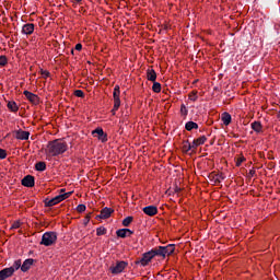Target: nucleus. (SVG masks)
<instances>
[{
	"label": "nucleus",
	"mask_w": 280,
	"mask_h": 280,
	"mask_svg": "<svg viewBox=\"0 0 280 280\" xmlns=\"http://www.w3.org/2000/svg\"><path fill=\"white\" fill-rule=\"evenodd\" d=\"M142 211L145 213V215L153 218V215L159 213V208L156 206H147L142 209Z\"/></svg>",
	"instance_id": "nucleus-11"
},
{
	"label": "nucleus",
	"mask_w": 280,
	"mask_h": 280,
	"mask_svg": "<svg viewBox=\"0 0 280 280\" xmlns=\"http://www.w3.org/2000/svg\"><path fill=\"white\" fill-rule=\"evenodd\" d=\"M15 139H19L20 141H27V139H30V131H23L21 129L16 130Z\"/></svg>",
	"instance_id": "nucleus-13"
},
{
	"label": "nucleus",
	"mask_w": 280,
	"mask_h": 280,
	"mask_svg": "<svg viewBox=\"0 0 280 280\" xmlns=\"http://www.w3.org/2000/svg\"><path fill=\"white\" fill-rule=\"evenodd\" d=\"M117 237H121L122 240H126V237H130V235H135V231L130 229H119L116 231Z\"/></svg>",
	"instance_id": "nucleus-10"
},
{
	"label": "nucleus",
	"mask_w": 280,
	"mask_h": 280,
	"mask_svg": "<svg viewBox=\"0 0 280 280\" xmlns=\"http://www.w3.org/2000/svg\"><path fill=\"white\" fill-rule=\"evenodd\" d=\"M128 268V261L118 260L115 266H110L109 270L112 275H121V272Z\"/></svg>",
	"instance_id": "nucleus-6"
},
{
	"label": "nucleus",
	"mask_w": 280,
	"mask_h": 280,
	"mask_svg": "<svg viewBox=\"0 0 280 280\" xmlns=\"http://www.w3.org/2000/svg\"><path fill=\"white\" fill-rule=\"evenodd\" d=\"M22 34H25L26 36L34 34V24L33 23L24 24L22 27Z\"/></svg>",
	"instance_id": "nucleus-17"
},
{
	"label": "nucleus",
	"mask_w": 280,
	"mask_h": 280,
	"mask_svg": "<svg viewBox=\"0 0 280 280\" xmlns=\"http://www.w3.org/2000/svg\"><path fill=\"white\" fill-rule=\"evenodd\" d=\"M7 107L9 108V110H11V113H19V105H16V102L11 101L7 104Z\"/></svg>",
	"instance_id": "nucleus-23"
},
{
	"label": "nucleus",
	"mask_w": 280,
	"mask_h": 280,
	"mask_svg": "<svg viewBox=\"0 0 280 280\" xmlns=\"http://www.w3.org/2000/svg\"><path fill=\"white\" fill-rule=\"evenodd\" d=\"M77 211H78L79 213H84V211H86V206L83 205V203L79 205V206L77 207Z\"/></svg>",
	"instance_id": "nucleus-34"
},
{
	"label": "nucleus",
	"mask_w": 280,
	"mask_h": 280,
	"mask_svg": "<svg viewBox=\"0 0 280 280\" xmlns=\"http://www.w3.org/2000/svg\"><path fill=\"white\" fill-rule=\"evenodd\" d=\"M119 95H121V91L119 90V85H115L113 97H114V107L112 109L113 115L119 110V107L121 106V100L119 98Z\"/></svg>",
	"instance_id": "nucleus-5"
},
{
	"label": "nucleus",
	"mask_w": 280,
	"mask_h": 280,
	"mask_svg": "<svg viewBox=\"0 0 280 280\" xmlns=\"http://www.w3.org/2000/svg\"><path fill=\"white\" fill-rule=\"evenodd\" d=\"M65 200V196L58 195L54 197L52 199H46L44 200L45 207H56V205H59V202H62Z\"/></svg>",
	"instance_id": "nucleus-9"
},
{
	"label": "nucleus",
	"mask_w": 280,
	"mask_h": 280,
	"mask_svg": "<svg viewBox=\"0 0 280 280\" xmlns=\"http://www.w3.org/2000/svg\"><path fill=\"white\" fill-rule=\"evenodd\" d=\"M71 191L70 192H63L61 194V196H63V200H67V198H69V196H71Z\"/></svg>",
	"instance_id": "nucleus-42"
},
{
	"label": "nucleus",
	"mask_w": 280,
	"mask_h": 280,
	"mask_svg": "<svg viewBox=\"0 0 280 280\" xmlns=\"http://www.w3.org/2000/svg\"><path fill=\"white\" fill-rule=\"evenodd\" d=\"M231 114L224 112L221 116V121L224 124V126H229L231 124Z\"/></svg>",
	"instance_id": "nucleus-21"
},
{
	"label": "nucleus",
	"mask_w": 280,
	"mask_h": 280,
	"mask_svg": "<svg viewBox=\"0 0 280 280\" xmlns=\"http://www.w3.org/2000/svg\"><path fill=\"white\" fill-rule=\"evenodd\" d=\"M255 174H256L255 170H250L248 173V176L253 177V176H255Z\"/></svg>",
	"instance_id": "nucleus-44"
},
{
	"label": "nucleus",
	"mask_w": 280,
	"mask_h": 280,
	"mask_svg": "<svg viewBox=\"0 0 280 280\" xmlns=\"http://www.w3.org/2000/svg\"><path fill=\"white\" fill-rule=\"evenodd\" d=\"M14 229H21V222L20 221H15L13 222V224L11 225V231Z\"/></svg>",
	"instance_id": "nucleus-37"
},
{
	"label": "nucleus",
	"mask_w": 280,
	"mask_h": 280,
	"mask_svg": "<svg viewBox=\"0 0 280 280\" xmlns=\"http://www.w3.org/2000/svg\"><path fill=\"white\" fill-rule=\"evenodd\" d=\"M115 210L112 208L105 207L101 210V213L97 215L101 220H108Z\"/></svg>",
	"instance_id": "nucleus-12"
},
{
	"label": "nucleus",
	"mask_w": 280,
	"mask_h": 280,
	"mask_svg": "<svg viewBox=\"0 0 280 280\" xmlns=\"http://www.w3.org/2000/svg\"><path fill=\"white\" fill-rule=\"evenodd\" d=\"M93 137H97L98 141H102V143H106L108 141V135L104 132V129L102 127H98L92 131Z\"/></svg>",
	"instance_id": "nucleus-7"
},
{
	"label": "nucleus",
	"mask_w": 280,
	"mask_h": 280,
	"mask_svg": "<svg viewBox=\"0 0 280 280\" xmlns=\"http://www.w3.org/2000/svg\"><path fill=\"white\" fill-rule=\"evenodd\" d=\"M147 79L150 82H156V71H154V69H148L147 70Z\"/></svg>",
	"instance_id": "nucleus-19"
},
{
	"label": "nucleus",
	"mask_w": 280,
	"mask_h": 280,
	"mask_svg": "<svg viewBox=\"0 0 280 280\" xmlns=\"http://www.w3.org/2000/svg\"><path fill=\"white\" fill-rule=\"evenodd\" d=\"M154 257H158L156 252L154 248H152L149 252H145L144 254H142L141 258H138L135 264L136 266H141L142 268H145V266L150 265V261L153 260Z\"/></svg>",
	"instance_id": "nucleus-2"
},
{
	"label": "nucleus",
	"mask_w": 280,
	"mask_h": 280,
	"mask_svg": "<svg viewBox=\"0 0 280 280\" xmlns=\"http://www.w3.org/2000/svg\"><path fill=\"white\" fill-rule=\"evenodd\" d=\"M184 152H189L191 150V144L189 143V140H185L183 144Z\"/></svg>",
	"instance_id": "nucleus-28"
},
{
	"label": "nucleus",
	"mask_w": 280,
	"mask_h": 280,
	"mask_svg": "<svg viewBox=\"0 0 280 280\" xmlns=\"http://www.w3.org/2000/svg\"><path fill=\"white\" fill-rule=\"evenodd\" d=\"M22 185H23V187H34V185H35L34 176H32V175L24 176V178L22 179Z\"/></svg>",
	"instance_id": "nucleus-14"
},
{
	"label": "nucleus",
	"mask_w": 280,
	"mask_h": 280,
	"mask_svg": "<svg viewBox=\"0 0 280 280\" xmlns=\"http://www.w3.org/2000/svg\"><path fill=\"white\" fill-rule=\"evenodd\" d=\"M23 95H25L26 100H28V102H31V104H34L35 106H38V104H40V98L36 94L25 90L23 92Z\"/></svg>",
	"instance_id": "nucleus-8"
},
{
	"label": "nucleus",
	"mask_w": 280,
	"mask_h": 280,
	"mask_svg": "<svg viewBox=\"0 0 280 280\" xmlns=\"http://www.w3.org/2000/svg\"><path fill=\"white\" fill-rule=\"evenodd\" d=\"M106 232H107V230H106V228H104V226H100V228H97L96 229V235H106Z\"/></svg>",
	"instance_id": "nucleus-31"
},
{
	"label": "nucleus",
	"mask_w": 280,
	"mask_h": 280,
	"mask_svg": "<svg viewBox=\"0 0 280 280\" xmlns=\"http://www.w3.org/2000/svg\"><path fill=\"white\" fill-rule=\"evenodd\" d=\"M278 119H280V110H279V113H278Z\"/></svg>",
	"instance_id": "nucleus-46"
},
{
	"label": "nucleus",
	"mask_w": 280,
	"mask_h": 280,
	"mask_svg": "<svg viewBox=\"0 0 280 280\" xmlns=\"http://www.w3.org/2000/svg\"><path fill=\"white\" fill-rule=\"evenodd\" d=\"M244 161H246V158H244V156L238 158L236 161V167H240L242 165V163H244Z\"/></svg>",
	"instance_id": "nucleus-38"
},
{
	"label": "nucleus",
	"mask_w": 280,
	"mask_h": 280,
	"mask_svg": "<svg viewBox=\"0 0 280 280\" xmlns=\"http://www.w3.org/2000/svg\"><path fill=\"white\" fill-rule=\"evenodd\" d=\"M35 170L37 172H45V170H47V164L45 162H37L35 164Z\"/></svg>",
	"instance_id": "nucleus-24"
},
{
	"label": "nucleus",
	"mask_w": 280,
	"mask_h": 280,
	"mask_svg": "<svg viewBox=\"0 0 280 280\" xmlns=\"http://www.w3.org/2000/svg\"><path fill=\"white\" fill-rule=\"evenodd\" d=\"M175 246L176 245L174 244H168L166 246H158V247H154V250L158 257H163V259H165V257L172 255L174 250H176Z\"/></svg>",
	"instance_id": "nucleus-3"
},
{
	"label": "nucleus",
	"mask_w": 280,
	"mask_h": 280,
	"mask_svg": "<svg viewBox=\"0 0 280 280\" xmlns=\"http://www.w3.org/2000/svg\"><path fill=\"white\" fill-rule=\"evenodd\" d=\"M21 271L22 272H27V270H30V268H32V266H34V259L33 258H27L23 261V264L21 265Z\"/></svg>",
	"instance_id": "nucleus-16"
},
{
	"label": "nucleus",
	"mask_w": 280,
	"mask_h": 280,
	"mask_svg": "<svg viewBox=\"0 0 280 280\" xmlns=\"http://www.w3.org/2000/svg\"><path fill=\"white\" fill-rule=\"evenodd\" d=\"M250 128L252 130H254V132H261V130H264V126H261V121H254L250 124Z\"/></svg>",
	"instance_id": "nucleus-20"
},
{
	"label": "nucleus",
	"mask_w": 280,
	"mask_h": 280,
	"mask_svg": "<svg viewBox=\"0 0 280 280\" xmlns=\"http://www.w3.org/2000/svg\"><path fill=\"white\" fill-rule=\"evenodd\" d=\"M75 97H84V91L82 90H75L74 91Z\"/></svg>",
	"instance_id": "nucleus-36"
},
{
	"label": "nucleus",
	"mask_w": 280,
	"mask_h": 280,
	"mask_svg": "<svg viewBox=\"0 0 280 280\" xmlns=\"http://www.w3.org/2000/svg\"><path fill=\"white\" fill-rule=\"evenodd\" d=\"M60 192H61V194H65V189H61Z\"/></svg>",
	"instance_id": "nucleus-47"
},
{
	"label": "nucleus",
	"mask_w": 280,
	"mask_h": 280,
	"mask_svg": "<svg viewBox=\"0 0 280 280\" xmlns=\"http://www.w3.org/2000/svg\"><path fill=\"white\" fill-rule=\"evenodd\" d=\"M185 128L188 132H191V130H198V124L190 120L186 122Z\"/></svg>",
	"instance_id": "nucleus-22"
},
{
	"label": "nucleus",
	"mask_w": 280,
	"mask_h": 280,
	"mask_svg": "<svg viewBox=\"0 0 280 280\" xmlns=\"http://www.w3.org/2000/svg\"><path fill=\"white\" fill-rule=\"evenodd\" d=\"M67 150V142H62V140L56 139L48 142L45 152L47 156H60V154H65Z\"/></svg>",
	"instance_id": "nucleus-1"
},
{
	"label": "nucleus",
	"mask_w": 280,
	"mask_h": 280,
	"mask_svg": "<svg viewBox=\"0 0 280 280\" xmlns=\"http://www.w3.org/2000/svg\"><path fill=\"white\" fill-rule=\"evenodd\" d=\"M196 143H198L199 145H205V142L207 141V137L206 136H201L197 139H195Z\"/></svg>",
	"instance_id": "nucleus-30"
},
{
	"label": "nucleus",
	"mask_w": 280,
	"mask_h": 280,
	"mask_svg": "<svg viewBox=\"0 0 280 280\" xmlns=\"http://www.w3.org/2000/svg\"><path fill=\"white\" fill-rule=\"evenodd\" d=\"M22 265H21V259H18L13 262V265L11 267H9V270H13V273L16 272V270L21 269Z\"/></svg>",
	"instance_id": "nucleus-25"
},
{
	"label": "nucleus",
	"mask_w": 280,
	"mask_h": 280,
	"mask_svg": "<svg viewBox=\"0 0 280 280\" xmlns=\"http://www.w3.org/2000/svg\"><path fill=\"white\" fill-rule=\"evenodd\" d=\"M74 49H75L77 51H82V44H77L75 47H74Z\"/></svg>",
	"instance_id": "nucleus-43"
},
{
	"label": "nucleus",
	"mask_w": 280,
	"mask_h": 280,
	"mask_svg": "<svg viewBox=\"0 0 280 280\" xmlns=\"http://www.w3.org/2000/svg\"><path fill=\"white\" fill-rule=\"evenodd\" d=\"M152 91H153V93H161V83H159L156 81L153 82Z\"/></svg>",
	"instance_id": "nucleus-26"
},
{
	"label": "nucleus",
	"mask_w": 280,
	"mask_h": 280,
	"mask_svg": "<svg viewBox=\"0 0 280 280\" xmlns=\"http://www.w3.org/2000/svg\"><path fill=\"white\" fill-rule=\"evenodd\" d=\"M75 3H82V0H74Z\"/></svg>",
	"instance_id": "nucleus-45"
},
{
	"label": "nucleus",
	"mask_w": 280,
	"mask_h": 280,
	"mask_svg": "<svg viewBox=\"0 0 280 280\" xmlns=\"http://www.w3.org/2000/svg\"><path fill=\"white\" fill-rule=\"evenodd\" d=\"M210 180L214 183V185H219L220 183H222V180H224V174L220 173L217 175H211Z\"/></svg>",
	"instance_id": "nucleus-18"
},
{
	"label": "nucleus",
	"mask_w": 280,
	"mask_h": 280,
	"mask_svg": "<svg viewBox=\"0 0 280 280\" xmlns=\"http://www.w3.org/2000/svg\"><path fill=\"white\" fill-rule=\"evenodd\" d=\"M132 217H127L122 220V226H130V224H132Z\"/></svg>",
	"instance_id": "nucleus-27"
},
{
	"label": "nucleus",
	"mask_w": 280,
	"mask_h": 280,
	"mask_svg": "<svg viewBox=\"0 0 280 280\" xmlns=\"http://www.w3.org/2000/svg\"><path fill=\"white\" fill-rule=\"evenodd\" d=\"M189 110L187 109V106H185V104H182L180 106V114L184 116V117H187Z\"/></svg>",
	"instance_id": "nucleus-33"
},
{
	"label": "nucleus",
	"mask_w": 280,
	"mask_h": 280,
	"mask_svg": "<svg viewBox=\"0 0 280 280\" xmlns=\"http://www.w3.org/2000/svg\"><path fill=\"white\" fill-rule=\"evenodd\" d=\"M12 275H14V269L4 268V269L0 270V280L10 279V277H12Z\"/></svg>",
	"instance_id": "nucleus-15"
},
{
	"label": "nucleus",
	"mask_w": 280,
	"mask_h": 280,
	"mask_svg": "<svg viewBox=\"0 0 280 280\" xmlns=\"http://www.w3.org/2000/svg\"><path fill=\"white\" fill-rule=\"evenodd\" d=\"M188 100H190L191 102H196L198 100V92L192 91L189 95H188Z\"/></svg>",
	"instance_id": "nucleus-29"
},
{
	"label": "nucleus",
	"mask_w": 280,
	"mask_h": 280,
	"mask_svg": "<svg viewBox=\"0 0 280 280\" xmlns=\"http://www.w3.org/2000/svg\"><path fill=\"white\" fill-rule=\"evenodd\" d=\"M5 65H8V57H5L4 55L0 56V67H5Z\"/></svg>",
	"instance_id": "nucleus-32"
},
{
	"label": "nucleus",
	"mask_w": 280,
	"mask_h": 280,
	"mask_svg": "<svg viewBox=\"0 0 280 280\" xmlns=\"http://www.w3.org/2000/svg\"><path fill=\"white\" fill-rule=\"evenodd\" d=\"M198 142H196V140L192 141V143L190 144L191 150H196L198 148Z\"/></svg>",
	"instance_id": "nucleus-41"
},
{
	"label": "nucleus",
	"mask_w": 280,
	"mask_h": 280,
	"mask_svg": "<svg viewBox=\"0 0 280 280\" xmlns=\"http://www.w3.org/2000/svg\"><path fill=\"white\" fill-rule=\"evenodd\" d=\"M43 78H49L50 73L47 70H42Z\"/></svg>",
	"instance_id": "nucleus-40"
},
{
	"label": "nucleus",
	"mask_w": 280,
	"mask_h": 280,
	"mask_svg": "<svg viewBox=\"0 0 280 280\" xmlns=\"http://www.w3.org/2000/svg\"><path fill=\"white\" fill-rule=\"evenodd\" d=\"M58 240V233L56 232H46L42 236L40 244L42 246H54Z\"/></svg>",
	"instance_id": "nucleus-4"
},
{
	"label": "nucleus",
	"mask_w": 280,
	"mask_h": 280,
	"mask_svg": "<svg viewBox=\"0 0 280 280\" xmlns=\"http://www.w3.org/2000/svg\"><path fill=\"white\" fill-rule=\"evenodd\" d=\"M91 215L92 213H89L85 215L84 220H83V225L88 226L89 222H91Z\"/></svg>",
	"instance_id": "nucleus-35"
},
{
	"label": "nucleus",
	"mask_w": 280,
	"mask_h": 280,
	"mask_svg": "<svg viewBox=\"0 0 280 280\" xmlns=\"http://www.w3.org/2000/svg\"><path fill=\"white\" fill-rule=\"evenodd\" d=\"M8 156V152H5V150L0 148V159H7Z\"/></svg>",
	"instance_id": "nucleus-39"
}]
</instances>
